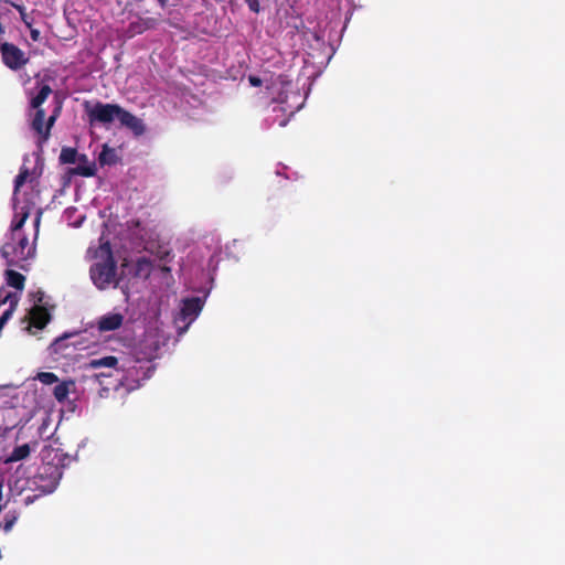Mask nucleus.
I'll list each match as a JSON object with an SVG mask.
<instances>
[{
  "label": "nucleus",
  "instance_id": "f3484780",
  "mask_svg": "<svg viewBox=\"0 0 565 565\" xmlns=\"http://www.w3.org/2000/svg\"><path fill=\"white\" fill-rule=\"evenodd\" d=\"M18 520V514L14 511H9L3 519V522L0 524V529H2L6 533L10 532Z\"/></svg>",
  "mask_w": 565,
  "mask_h": 565
},
{
  "label": "nucleus",
  "instance_id": "cd10ccee",
  "mask_svg": "<svg viewBox=\"0 0 565 565\" xmlns=\"http://www.w3.org/2000/svg\"><path fill=\"white\" fill-rule=\"evenodd\" d=\"M118 161V157L114 149L108 147V166L115 164Z\"/></svg>",
  "mask_w": 565,
  "mask_h": 565
},
{
  "label": "nucleus",
  "instance_id": "7ed1b4c3",
  "mask_svg": "<svg viewBox=\"0 0 565 565\" xmlns=\"http://www.w3.org/2000/svg\"><path fill=\"white\" fill-rule=\"evenodd\" d=\"M11 243H6L1 247V255L7 260L8 266H19L21 262L28 260L34 255L35 248L30 246L25 235L19 234Z\"/></svg>",
  "mask_w": 565,
  "mask_h": 565
},
{
  "label": "nucleus",
  "instance_id": "f03ea898",
  "mask_svg": "<svg viewBox=\"0 0 565 565\" xmlns=\"http://www.w3.org/2000/svg\"><path fill=\"white\" fill-rule=\"evenodd\" d=\"M98 237L89 243L85 253L87 262H94L89 268L92 282L100 290L106 288V221L97 226Z\"/></svg>",
  "mask_w": 565,
  "mask_h": 565
},
{
  "label": "nucleus",
  "instance_id": "412c9836",
  "mask_svg": "<svg viewBox=\"0 0 565 565\" xmlns=\"http://www.w3.org/2000/svg\"><path fill=\"white\" fill-rule=\"evenodd\" d=\"M72 337V334H65L61 338L55 339V341L52 343V349L54 353H60L62 349L67 348V340Z\"/></svg>",
  "mask_w": 565,
  "mask_h": 565
},
{
  "label": "nucleus",
  "instance_id": "7c9ffc66",
  "mask_svg": "<svg viewBox=\"0 0 565 565\" xmlns=\"http://www.w3.org/2000/svg\"><path fill=\"white\" fill-rule=\"evenodd\" d=\"M118 360L115 356L108 355V369H116Z\"/></svg>",
  "mask_w": 565,
  "mask_h": 565
},
{
  "label": "nucleus",
  "instance_id": "aec40b11",
  "mask_svg": "<svg viewBox=\"0 0 565 565\" xmlns=\"http://www.w3.org/2000/svg\"><path fill=\"white\" fill-rule=\"evenodd\" d=\"M35 379L45 385H51L58 382L57 375L52 372H40Z\"/></svg>",
  "mask_w": 565,
  "mask_h": 565
},
{
  "label": "nucleus",
  "instance_id": "4be33fe9",
  "mask_svg": "<svg viewBox=\"0 0 565 565\" xmlns=\"http://www.w3.org/2000/svg\"><path fill=\"white\" fill-rule=\"evenodd\" d=\"M122 319L120 313L108 315V331L118 329L122 323Z\"/></svg>",
  "mask_w": 565,
  "mask_h": 565
},
{
  "label": "nucleus",
  "instance_id": "f257e3e1",
  "mask_svg": "<svg viewBox=\"0 0 565 565\" xmlns=\"http://www.w3.org/2000/svg\"><path fill=\"white\" fill-rule=\"evenodd\" d=\"M51 452L54 454L52 461L43 462L38 472L28 481L29 488L39 493L25 495L23 500L26 505L33 503L40 497L52 493L63 476V469L72 461V457L61 449H52Z\"/></svg>",
  "mask_w": 565,
  "mask_h": 565
},
{
  "label": "nucleus",
  "instance_id": "bb28decb",
  "mask_svg": "<svg viewBox=\"0 0 565 565\" xmlns=\"http://www.w3.org/2000/svg\"><path fill=\"white\" fill-rule=\"evenodd\" d=\"M98 161L102 167L106 164V143H103L100 146V151L98 153Z\"/></svg>",
  "mask_w": 565,
  "mask_h": 565
},
{
  "label": "nucleus",
  "instance_id": "5701e85b",
  "mask_svg": "<svg viewBox=\"0 0 565 565\" xmlns=\"http://www.w3.org/2000/svg\"><path fill=\"white\" fill-rule=\"evenodd\" d=\"M29 177V170L26 168H23L20 170L19 174L14 179V191H19L20 188L25 183L26 179Z\"/></svg>",
  "mask_w": 565,
  "mask_h": 565
},
{
  "label": "nucleus",
  "instance_id": "423d86ee",
  "mask_svg": "<svg viewBox=\"0 0 565 565\" xmlns=\"http://www.w3.org/2000/svg\"><path fill=\"white\" fill-rule=\"evenodd\" d=\"M45 120V110L39 109L35 111L34 117L31 122L32 129L39 136V143H44L49 140L51 135V129L54 126L56 118L55 116H50L44 124Z\"/></svg>",
  "mask_w": 565,
  "mask_h": 565
},
{
  "label": "nucleus",
  "instance_id": "c756f323",
  "mask_svg": "<svg viewBox=\"0 0 565 565\" xmlns=\"http://www.w3.org/2000/svg\"><path fill=\"white\" fill-rule=\"evenodd\" d=\"M248 82L254 87H259L263 84V81L258 76H255V75H249Z\"/></svg>",
  "mask_w": 565,
  "mask_h": 565
},
{
  "label": "nucleus",
  "instance_id": "2eb2a0df",
  "mask_svg": "<svg viewBox=\"0 0 565 565\" xmlns=\"http://www.w3.org/2000/svg\"><path fill=\"white\" fill-rule=\"evenodd\" d=\"M71 386H74L73 381H64L62 383H58L53 390L54 397L58 402H64L70 394Z\"/></svg>",
  "mask_w": 565,
  "mask_h": 565
},
{
  "label": "nucleus",
  "instance_id": "4468645a",
  "mask_svg": "<svg viewBox=\"0 0 565 565\" xmlns=\"http://www.w3.org/2000/svg\"><path fill=\"white\" fill-rule=\"evenodd\" d=\"M81 154L75 148L64 147L60 153V162L64 164L76 163Z\"/></svg>",
  "mask_w": 565,
  "mask_h": 565
},
{
  "label": "nucleus",
  "instance_id": "6e6552de",
  "mask_svg": "<svg viewBox=\"0 0 565 565\" xmlns=\"http://www.w3.org/2000/svg\"><path fill=\"white\" fill-rule=\"evenodd\" d=\"M203 308V301L199 297L186 298L182 302L181 307V316L182 318L189 319L190 321L194 320Z\"/></svg>",
  "mask_w": 565,
  "mask_h": 565
},
{
  "label": "nucleus",
  "instance_id": "9b49d317",
  "mask_svg": "<svg viewBox=\"0 0 565 565\" xmlns=\"http://www.w3.org/2000/svg\"><path fill=\"white\" fill-rule=\"evenodd\" d=\"M52 94V88L49 84H39V92L35 96L31 98L30 106L31 108L39 110L42 109V104L47 99V97Z\"/></svg>",
  "mask_w": 565,
  "mask_h": 565
},
{
  "label": "nucleus",
  "instance_id": "c9c22d12",
  "mask_svg": "<svg viewBox=\"0 0 565 565\" xmlns=\"http://www.w3.org/2000/svg\"><path fill=\"white\" fill-rule=\"evenodd\" d=\"M160 4L161 8H166L167 7V0H157Z\"/></svg>",
  "mask_w": 565,
  "mask_h": 565
},
{
  "label": "nucleus",
  "instance_id": "1a4fd4ad",
  "mask_svg": "<svg viewBox=\"0 0 565 565\" xmlns=\"http://www.w3.org/2000/svg\"><path fill=\"white\" fill-rule=\"evenodd\" d=\"M76 163L75 168L70 169L71 174L93 177L96 173V163L90 161L86 154L82 153Z\"/></svg>",
  "mask_w": 565,
  "mask_h": 565
},
{
  "label": "nucleus",
  "instance_id": "c85d7f7f",
  "mask_svg": "<svg viewBox=\"0 0 565 565\" xmlns=\"http://www.w3.org/2000/svg\"><path fill=\"white\" fill-rule=\"evenodd\" d=\"M97 330L99 333L106 331V316H102L97 320Z\"/></svg>",
  "mask_w": 565,
  "mask_h": 565
},
{
  "label": "nucleus",
  "instance_id": "79ce46f5",
  "mask_svg": "<svg viewBox=\"0 0 565 565\" xmlns=\"http://www.w3.org/2000/svg\"><path fill=\"white\" fill-rule=\"evenodd\" d=\"M134 388V386H128L126 390L129 392Z\"/></svg>",
  "mask_w": 565,
  "mask_h": 565
},
{
  "label": "nucleus",
  "instance_id": "0eeeda50",
  "mask_svg": "<svg viewBox=\"0 0 565 565\" xmlns=\"http://www.w3.org/2000/svg\"><path fill=\"white\" fill-rule=\"evenodd\" d=\"M29 320V327H34L39 330L45 328L51 320L49 310L42 305H33L25 317Z\"/></svg>",
  "mask_w": 565,
  "mask_h": 565
},
{
  "label": "nucleus",
  "instance_id": "58836bf2",
  "mask_svg": "<svg viewBox=\"0 0 565 565\" xmlns=\"http://www.w3.org/2000/svg\"><path fill=\"white\" fill-rule=\"evenodd\" d=\"M276 102H279V103H285L286 99L281 96V94L279 95L278 98H275Z\"/></svg>",
  "mask_w": 565,
  "mask_h": 565
},
{
  "label": "nucleus",
  "instance_id": "393cba45",
  "mask_svg": "<svg viewBox=\"0 0 565 565\" xmlns=\"http://www.w3.org/2000/svg\"><path fill=\"white\" fill-rule=\"evenodd\" d=\"M29 296L31 300L34 302V305H41L44 299V292L42 290L31 292Z\"/></svg>",
  "mask_w": 565,
  "mask_h": 565
},
{
  "label": "nucleus",
  "instance_id": "39448f33",
  "mask_svg": "<svg viewBox=\"0 0 565 565\" xmlns=\"http://www.w3.org/2000/svg\"><path fill=\"white\" fill-rule=\"evenodd\" d=\"M0 52L2 62L10 70H20L29 62V58L25 57L24 52L12 43L0 42Z\"/></svg>",
  "mask_w": 565,
  "mask_h": 565
},
{
  "label": "nucleus",
  "instance_id": "72a5a7b5",
  "mask_svg": "<svg viewBox=\"0 0 565 565\" xmlns=\"http://www.w3.org/2000/svg\"><path fill=\"white\" fill-rule=\"evenodd\" d=\"M61 104H57V106L54 108L53 113L51 114V116H55V118L57 119V117L60 116V113H61Z\"/></svg>",
  "mask_w": 565,
  "mask_h": 565
},
{
  "label": "nucleus",
  "instance_id": "f8f14e48",
  "mask_svg": "<svg viewBox=\"0 0 565 565\" xmlns=\"http://www.w3.org/2000/svg\"><path fill=\"white\" fill-rule=\"evenodd\" d=\"M31 448L29 444H23L13 448V450L6 457L4 463H12L23 460L30 456Z\"/></svg>",
  "mask_w": 565,
  "mask_h": 565
},
{
  "label": "nucleus",
  "instance_id": "9d476101",
  "mask_svg": "<svg viewBox=\"0 0 565 565\" xmlns=\"http://www.w3.org/2000/svg\"><path fill=\"white\" fill-rule=\"evenodd\" d=\"M153 264L147 257H139L134 265V276L148 279L152 273Z\"/></svg>",
  "mask_w": 565,
  "mask_h": 565
},
{
  "label": "nucleus",
  "instance_id": "6ab92c4d",
  "mask_svg": "<svg viewBox=\"0 0 565 565\" xmlns=\"http://www.w3.org/2000/svg\"><path fill=\"white\" fill-rule=\"evenodd\" d=\"M29 214L24 213L19 218H14L11 224V232H12V239H15V236H18L20 233V230L23 227Z\"/></svg>",
  "mask_w": 565,
  "mask_h": 565
},
{
  "label": "nucleus",
  "instance_id": "b1692460",
  "mask_svg": "<svg viewBox=\"0 0 565 565\" xmlns=\"http://www.w3.org/2000/svg\"><path fill=\"white\" fill-rule=\"evenodd\" d=\"M99 366H106V356L93 359L86 364L87 369H96Z\"/></svg>",
  "mask_w": 565,
  "mask_h": 565
},
{
  "label": "nucleus",
  "instance_id": "20e7f679",
  "mask_svg": "<svg viewBox=\"0 0 565 565\" xmlns=\"http://www.w3.org/2000/svg\"><path fill=\"white\" fill-rule=\"evenodd\" d=\"M115 120L119 121L122 127L131 130L136 137L143 135L146 131L145 124L140 118L118 105L108 104V124Z\"/></svg>",
  "mask_w": 565,
  "mask_h": 565
},
{
  "label": "nucleus",
  "instance_id": "ddd939ff",
  "mask_svg": "<svg viewBox=\"0 0 565 565\" xmlns=\"http://www.w3.org/2000/svg\"><path fill=\"white\" fill-rule=\"evenodd\" d=\"M6 280L10 287L17 290H23L24 288L25 277L15 270L8 269L6 271Z\"/></svg>",
  "mask_w": 565,
  "mask_h": 565
},
{
  "label": "nucleus",
  "instance_id": "f704fd0d",
  "mask_svg": "<svg viewBox=\"0 0 565 565\" xmlns=\"http://www.w3.org/2000/svg\"><path fill=\"white\" fill-rule=\"evenodd\" d=\"M14 8L20 12L21 17L25 15V9L23 6L14 4Z\"/></svg>",
  "mask_w": 565,
  "mask_h": 565
},
{
  "label": "nucleus",
  "instance_id": "dca6fc26",
  "mask_svg": "<svg viewBox=\"0 0 565 565\" xmlns=\"http://www.w3.org/2000/svg\"><path fill=\"white\" fill-rule=\"evenodd\" d=\"M89 120L93 125L95 121L106 124V105L98 103L89 110Z\"/></svg>",
  "mask_w": 565,
  "mask_h": 565
},
{
  "label": "nucleus",
  "instance_id": "4c0bfd02",
  "mask_svg": "<svg viewBox=\"0 0 565 565\" xmlns=\"http://www.w3.org/2000/svg\"><path fill=\"white\" fill-rule=\"evenodd\" d=\"M119 386H125L122 379L119 380V383H118V385L115 386V390L117 391L119 388Z\"/></svg>",
  "mask_w": 565,
  "mask_h": 565
},
{
  "label": "nucleus",
  "instance_id": "e433bc0d",
  "mask_svg": "<svg viewBox=\"0 0 565 565\" xmlns=\"http://www.w3.org/2000/svg\"><path fill=\"white\" fill-rule=\"evenodd\" d=\"M169 255H170V252H169V250H167V252H164V253L160 256V258H161V259H166V258H168V257H169Z\"/></svg>",
  "mask_w": 565,
  "mask_h": 565
},
{
  "label": "nucleus",
  "instance_id": "473e14b6",
  "mask_svg": "<svg viewBox=\"0 0 565 565\" xmlns=\"http://www.w3.org/2000/svg\"><path fill=\"white\" fill-rule=\"evenodd\" d=\"M31 39L33 41H38L40 39V31L39 30H31Z\"/></svg>",
  "mask_w": 565,
  "mask_h": 565
},
{
  "label": "nucleus",
  "instance_id": "a19ab883",
  "mask_svg": "<svg viewBox=\"0 0 565 565\" xmlns=\"http://www.w3.org/2000/svg\"><path fill=\"white\" fill-rule=\"evenodd\" d=\"M21 18H22V20L28 24V22H26V20H25V19H26V15H23V17H21Z\"/></svg>",
  "mask_w": 565,
  "mask_h": 565
},
{
  "label": "nucleus",
  "instance_id": "ea45409f",
  "mask_svg": "<svg viewBox=\"0 0 565 565\" xmlns=\"http://www.w3.org/2000/svg\"><path fill=\"white\" fill-rule=\"evenodd\" d=\"M161 270H162L163 273H170V270H171V269H170V267H168V266H162V267H161Z\"/></svg>",
  "mask_w": 565,
  "mask_h": 565
},
{
  "label": "nucleus",
  "instance_id": "a878e982",
  "mask_svg": "<svg viewBox=\"0 0 565 565\" xmlns=\"http://www.w3.org/2000/svg\"><path fill=\"white\" fill-rule=\"evenodd\" d=\"M248 6L249 10L258 13L259 12V0H244Z\"/></svg>",
  "mask_w": 565,
  "mask_h": 565
},
{
  "label": "nucleus",
  "instance_id": "2f4dec72",
  "mask_svg": "<svg viewBox=\"0 0 565 565\" xmlns=\"http://www.w3.org/2000/svg\"><path fill=\"white\" fill-rule=\"evenodd\" d=\"M3 501V483L0 482V512L2 511L4 504H2Z\"/></svg>",
  "mask_w": 565,
  "mask_h": 565
},
{
  "label": "nucleus",
  "instance_id": "a211bd4d",
  "mask_svg": "<svg viewBox=\"0 0 565 565\" xmlns=\"http://www.w3.org/2000/svg\"><path fill=\"white\" fill-rule=\"evenodd\" d=\"M117 264L113 256L110 244L108 243V285L116 278Z\"/></svg>",
  "mask_w": 565,
  "mask_h": 565
}]
</instances>
